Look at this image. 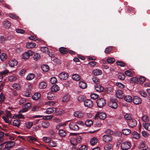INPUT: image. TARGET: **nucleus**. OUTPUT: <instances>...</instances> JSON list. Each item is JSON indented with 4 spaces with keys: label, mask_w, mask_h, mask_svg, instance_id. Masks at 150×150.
Wrapping results in <instances>:
<instances>
[{
    "label": "nucleus",
    "mask_w": 150,
    "mask_h": 150,
    "mask_svg": "<svg viewBox=\"0 0 150 150\" xmlns=\"http://www.w3.org/2000/svg\"><path fill=\"white\" fill-rule=\"evenodd\" d=\"M43 140L46 143H48L50 142L51 139L49 138L43 137Z\"/></svg>",
    "instance_id": "nucleus-59"
},
{
    "label": "nucleus",
    "mask_w": 150,
    "mask_h": 150,
    "mask_svg": "<svg viewBox=\"0 0 150 150\" xmlns=\"http://www.w3.org/2000/svg\"><path fill=\"white\" fill-rule=\"evenodd\" d=\"M131 132L130 130L128 129H124L122 130V134L126 135L129 134Z\"/></svg>",
    "instance_id": "nucleus-32"
},
{
    "label": "nucleus",
    "mask_w": 150,
    "mask_h": 150,
    "mask_svg": "<svg viewBox=\"0 0 150 150\" xmlns=\"http://www.w3.org/2000/svg\"><path fill=\"white\" fill-rule=\"evenodd\" d=\"M92 73L94 75L98 76L102 74V71L101 70L98 69H96L93 71Z\"/></svg>",
    "instance_id": "nucleus-21"
},
{
    "label": "nucleus",
    "mask_w": 150,
    "mask_h": 150,
    "mask_svg": "<svg viewBox=\"0 0 150 150\" xmlns=\"http://www.w3.org/2000/svg\"><path fill=\"white\" fill-rule=\"evenodd\" d=\"M56 111V108H47L46 111V113L49 114L54 113Z\"/></svg>",
    "instance_id": "nucleus-18"
},
{
    "label": "nucleus",
    "mask_w": 150,
    "mask_h": 150,
    "mask_svg": "<svg viewBox=\"0 0 150 150\" xmlns=\"http://www.w3.org/2000/svg\"><path fill=\"white\" fill-rule=\"evenodd\" d=\"M131 146V143L129 142H125L121 144L122 149L123 150H127L130 148Z\"/></svg>",
    "instance_id": "nucleus-2"
},
{
    "label": "nucleus",
    "mask_w": 150,
    "mask_h": 150,
    "mask_svg": "<svg viewBox=\"0 0 150 150\" xmlns=\"http://www.w3.org/2000/svg\"><path fill=\"white\" fill-rule=\"evenodd\" d=\"M85 99V97L82 95H80L79 96L78 98V100L79 102H81L84 101Z\"/></svg>",
    "instance_id": "nucleus-52"
},
{
    "label": "nucleus",
    "mask_w": 150,
    "mask_h": 150,
    "mask_svg": "<svg viewBox=\"0 0 150 150\" xmlns=\"http://www.w3.org/2000/svg\"><path fill=\"white\" fill-rule=\"evenodd\" d=\"M4 26L6 28H9L11 26V23L8 21H6L4 23Z\"/></svg>",
    "instance_id": "nucleus-43"
},
{
    "label": "nucleus",
    "mask_w": 150,
    "mask_h": 150,
    "mask_svg": "<svg viewBox=\"0 0 150 150\" xmlns=\"http://www.w3.org/2000/svg\"><path fill=\"white\" fill-rule=\"evenodd\" d=\"M133 103L136 105H139L142 103L141 98L137 96H134L133 99Z\"/></svg>",
    "instance_id": "nucleus-8"
},
{
    "label": "nucleus",
    "mask_w": 150,
    "mask_h": 150,
    "mask_svg": "<svg viewBox=\"0 0 150 150\" xmlns=\"http://www.w3.org/2000/svg\"><path fill=\"white\" fill-rule=\"evenodd\" d=\"M128 122L129 126L131 127H134L137 125V121L134 119L129 120Z\"/></svg>",
    "instance_id": "nucleus-7"
},
{
    "label": "nucleus",
    "mask_w": 150,
    "mask_h": 150,
    "mask_svg": "<svg viewBox=\"0 0 150 150\" xmlns=\"http://www.w3.org/2000/svg\"><path fill=\"white\" fill-rule=\"evenodd\" d=\"M35 75L32 73L29 74L26 77V79L28 80H31L34 78Z\"/></svg>",
    "instance_id": "nucleus-36"
},
{
    "label": "nucleus",
    "mask_w": 150,
    "mask_h": 150,
    "mask_svg": "<svg viewBox=\"0 0 150 150\" xmlns=\"http://www.w3.org/2000/svg\"><path fill=\"white\" fill-rule=\"evenodd\" d=\"M95 87L96 91L99 92H103L104 89V88L99 85H96Z\"/></svg>",
    "instance_id": "nucleus-14"
},
{
    "label": "nucleus",
    "mask_w": 150,
    "mask_h": 150,
    "mask_svg": "<svg viewBox=\"0 0 150 150\" xmlns=\"http://www.w3.org/2000/svg\"><path fill=\"white\" fill-rule=\"evenodd\" d=\"M70 142L71 144L73 146H75L77 144V142L76 138H71L70 140Z\"/></svg>",
    "instance_id": "nucleus-46"
},
{
    "label": "nucleus",
    "mask_w": 150,
    "mask_h": 150,
    "mask_svg": "<svg viewBox=\"0 0 150 150\" xmlns=\"http://www.w3.org/2000/svg\"><path fill=\"white\" fill-rule=\"evenodd\" d=\"M112 137L110 135H105L103 136V140L106 142L111 141L112 140Z\"/></svg>",
    "instance_id": "nucleus-15"
},
{
    "label": "nucleus",
    "mask_w": 150,
    "mask_h": 150,
    "mask_svg": "<svg viewBox=\"0 0 150 150\" xmlns=\"http://www.w3.org/2000/svg\"><path fill=\"white\" fill-rule=\"evenodd\" d=\"M28 140L30 143H33L34 141H37V139L32 136H29L27 137Z\"/></svg>",
    "instance_id": "nucleus-31"
},
{
    "label": "nucleus",
    "mask_w": 150,
    "mask_h": 150,
    "mask_svg": "<svg viewBox=\"0 0 150 150\" xmlns=\"http://www.w3.org/2000/svg\"><path fill=\"white\" fill-rule=\"evenodd\" d=\"M139 94L141 95V96L144 97H146L147 96V93L145 92L144 91H141L139 92Z\"/></svg>",
    "instance_id": "nucleus-63"
},
{
    "label": "nucleus",
    "mask_w": 150,
    "mask_h": 150,
    "mask_svg": "<svg viewBox=\"0 0 150 150\" xmlns=\"http://www.w3.org/2000/svg\"><path fill=\"white\" fill-rule=\"evenodd\" d=\"M139 80V83L142 84L145 81L146 78L144 76H142L140 77Z\"/></svg>",
    "instance_id": "nucleus-44"
},
{
    "label": "nucleus",
    "mask_w": 150,
    "mask_h": 150,
    "mask_svg": "<svg viewBox=\"0 0 150 150\" xmlns=\"http://www.w3.org/2000/svg\"><path fill=\"white\" fill-rule=\"evenodd\" d=\"M40 50L41 51L44 52H47L48 51V48L46 47H42Z\"/></svg>",
    "instance_id": "nucleus-62"
},
{
    "label": "nucleus",
    "mask_w": 150,
    "mask_h": 150,
    "mask_svg": "<svg viewBox=\"0 0 150 150\" xmlns=\"http://www.w3.org/2000/svg\"><path fill=\"white\" fill-rule=\"evenodd\" d=\"M35 43L32 42H29L26 44V47L28 48H33L35 47Z\"/></svg>",
    "instance_id": "nucleus-30"
},
{
    "label": "nucleus",
    "mask_w": 150,
    "mask_h": 150,
    "mask_svg": "<svg viewBox=\"0 0 150 150\" xmlns=\"http://www.w3.org/2000/svg\"><path fill=\"white\" fill-rule=\"evenodd\" d=\"M50 89L52 92H56L59 90V88L57 85L54 84L51 87Z\"/></svg>",
    "instance_id": "nucleus-16"
},
{
    "label": "nucleus",
    "mask_w": 150,
    "mask_h": 150,
    "mask_svg": "<svg viewBox=\"0 0 150 150\" xmlns=\"http://www.w3.org/2000/svg\"><path fill=\"white\" fill-rule=\"evenodd\" d=\"M18 62L15 59H13L9 62V64L12 67H14L18 64Z\"/></svg>",
    "instance_id": "nucleus-19"
},
{
    "label": "nucleus",
    "mask_w": 150,
    "mask_h": 150,
    "mask_svg": "<svg viewBox=\"0 0 150 150\" xmlns=\"http://www.w3.org/2000/svg\"><path fill=\"white\" fill-rule=\"evenodd\" d=\"M132 136L133 138L138 139L140 137V134L137 132L134 131L132 134Z\"/></svg>",
    "instance_id": "nucleus-23"
},
{
    "label": "nucleus",
    "mask_w": 150,
    "mask_h": 150,
    "mask_svg": "<svg viewBox=\"0 0 150 150\" xmlns=\"http://www.w3.org/2000/svg\"><path fill=\"white\" fill-rule=\"evenodd\" d=\"M106 117V115L104 112H101L98 113L95 115V119L96 120L97 117H98L100 119L104 120Z\"/></svg>",
    "instance_id": "nucleus-6"
},
{
    "label": "nucleus",
    "mask_w": 150,
    "mask_h": 150,
    "mask_svg": "<svg viewBox=\"0 0 150 150\" xmlns=\"http://www.w3.org/2000/svg\"><path fill=\"white\" fill-rule=\"evenodd\" d=\"M59 136L64 137L66 135L67 133L66 131L63 129H60L59 131Z\"/></svg>",
    "instance_id": "nucleus-33"
},
{
    "label": "nucleus",
    "mask_w": 150,
    "mask_h": 150,
    "mask_svg": "<svg viewBox=\"0 0 150 150\" xmlns=\"http://www.w3.org/2000/svg\"><path fill=\"white\" fill-rule=\"evenodd\" d=\"M34 53V52L29 51L23 53L22 55V58L23 59H27L29 58L30 56H32Z\"/></svg>",
    "instance_id": "nucleus-4"
},
{
    "label": "nucleus",
    "mask_w": 150,
    "mask_h": 150,
    "mask_svg": "<svg viewBox=\"0 0 150 150\" xmlns=\"http://www.w3.org/2000/svg\"><path fill=\"white\" fill-rule=\"evenodd\" d=\"M74 115L75 117L79 118H81L83 116V114L82 113H80L79 112H74Z\"/></svg>",
    "instance_id": "nucleus-50"
},
{
    "label": "nucleus",
    "mask_w": 150,
    "mask_h": 150,
    "mask_svg": "<svg viewBox=\"0 0 150 150\" xmlns=\"http://www.w3.org/2000/svg\"><path fill=\"white\" fill-rule=\"evenodd\" d=\"M47 86V83L44 81L40 82L39 84V88L40 89H44L46 88Z\"/></svg>",
    "instance_id": "nucleus-24"
},
{
    "label": "nucleus",
    "mask_w": 150,
    "mask_h": 150,
    "mask_svg": "<svg viewBox=\"0 0 150 150\" xmlns=\"http://www.w3.org/2000/svg\"><path fill=\"white\" fill-rule=\"evenodd\" d=\"M125 74L127 76H132L133 74L132 72L130 70H127L125 72Z\"/></svg>",
    "instance_id": "nucleus-54"
},
{
    "label": "nucleus",
    "mask_w": 150,
    "mask_h": 150,
    "mask_svg": "<svg viewBox=\"0 0 150 150\" xmlns=\"http://www.w3.org/2000/svg\"><path fill=\"white\" fill-rule=\"evenodd\" d=\"M54 95L52 92L48 93L47 98L48 100H52L54 98Z\"/></svg>",
    "instance_id": "nucleus-27"
},
{
    "label": "nucleus",
    "mask_w": 150,
    "mask_h": 150,
    "mask_svg": "<svg viewBox=\"0 0 150 150\" xmlns=\"http://www.w3.org/2000/svg\"><path fill=\"white\" fill-rule=\"evenodd\" d=\"M93 81L96 84H98L100 83V80L98 78L95 76H93L92 78Z\"/></svg>",
    "instance_id": "nucleus-47"
},
{
    "label": "nucleus",
    "mask_w": 150,
    "mask_h": 150,
    "mask_svg": "<svg viewBox=\"0 0 150 150\" xmlns=\"http://www.w3.org/2000/svg\"><path fill=\"white\" fill-rule=\"evenodd\" d=\"M143 127L148 131H150V123L148 122L143 123L142 124Z\"/></svg>",
    "instance_id": "nucleus-34"
},
{
    "label": "nucleus",
    "mask_w": 150,
    "mask_h": 150,
    "mask_svg": "<svg viewBox=\"0 0 150 150\" xmlns=\"http://www.w3.org/2000/svg\"><path fill=\"white\" fill-rule=\"evenodd\" d=\"M72 79L75 81H79L81 79L80 76L76 74H74L72 75Z\"/></svg>",
    "instance_id": "nucleus-26"
},
{
    "label": "nucleus",
    "mask_w": 150,
    "mask_h": 150,
    "mask_svg": "<svg viewBox=\"0 0 150 150\" xmlns=\"http://www.w3.org/2000/svg\"><path fill=\"white\" fill-rule=\"evenodd\" d=\"M70 98V95L69 94H65L62 98L63 102H67L69 100Z\"/></svg>",
    "instance_id": "nucleus-29"
},
{
    "label": "nucleus",
    "mask_w": 150,
    "mask_h": 150,
    "mask_svg": "<svg viewBox=\"0 0 150 150\" xmlns=\"http://www.w3.org/2000/svg\"><path fill=\"white\" fill-rule=\"evenodd\" d=\"M31 106V104L30 103H27L23 106V108L21 111L23 112H26Z\"/></svg>",
    "instance_id": "nucleus-5"
},
{
    "label": "nucleus",
    "mask_w": 150,
    "mask_h": 150,
    "mask_svg": "<svg viewBox=\"0 0 150 150\" xmlns=\"http://www.w3.org/2000/svg\"><path fill=\"white\" fill-rule=\"evenodd\" d=\"M99 95L94 93H91V99L95 100L98 98L99 97Z\"/></svg>",
    "instance_id": "nucleus-49"
},
{
    "label": "nucleus",
    "mask_w": 150,
    "mask_h": 150,
    "mask_svg": "<svg viewBox=\"0 0 150 150\" xmlns=\"http://www.w3.org/2000/svg\"><path fill=\"white\" fill-rule=\"evenodd\" d=\"M9 72V71L7 69H6L0 73V74H1L2 76H5L7 74H8Z\"/></svg>",
    "instance_id": "nucleus-58"
},
{
    "label": "nucleus",
    "mask_w": 150,
    "mask_h": 150,
    "mask_svg": "<svg viewBox=\"0 0 150 150\" xmlns=\"http://www.w3.org/2000/svg\"><path fill=\"white\" fill-rule=\"evenodd\" d=\"M112 50V47H109L105 48V52L106 54H109Z\"/></svg>",
    "instance_id": "nucleus-60"
},
{
    "label": "nucleus",
    "mask_w": 150,
    "mask_h": 150,
    "mask_svg": "<svg viewBox=\"0 0 150 150\" xmlns=\"http://www.w3.org/2000/svg\"><path fill=\"white\" fill-rule=\"evenodd\" d=\"M96 102L98 107L100 108L103 107L106 104L105 100L102 98L98 99Z\"/></svg>",
    "instance_id": "nucleus-3"
},
{
    "label": "nucleus",
    "mask_w": 150,
    "mask_h": 150,
    "mask_svg": "<svg viewBox=\"0 0 150 150\" xmlns=\"http://www.w3.org/2000/svg\"><path fill=\"white\" fill-rule=\"evenodd\" d=\"M124 100L127 102L130 103L132 102V97L130 96H126L124 97Z\"/></svg>",
    "instance_id": "nucleus-25"
},
{
    "label": "nucleus",
    "mask_w": 150,
    "mask_h": 150,
    "mask_svg": "<svg viewBox=\"0 0 150 150\" xmlns=\"http://www.w3.org/2000/svg\"><path fill=\"white\" fill-rule=\"evenodd\" d=\"M84 105L86 106L89 108L92 107L93 105V103L92 101L90 99H87L85 100L84 102Z\"/></svg>",
    "instance_id": "nucleus-10"
},
{
    "label": "nucleus",
    "mask_w": 150,
    "mask_h": 150,
    "mask_svg": "<svg viewBox=\"0 0 150 150\" xmlns=\"http://www.w3.org/2000/svg\"><path fill=\"white\" fill-rule=\"evenodd\" d=\"M15 143L14 142L11 141H8L6 142L5 147L7 149H9L15 146Z\"/></svg>",
    "instance_id": "nucleus-11"
},
{
    "label": "nucleus",
    "mask_w": 150,
    "mask_h": 150,
    "mask_svg": "<svg viewBox=\"0 0 150 150\" xmlns=\"http://www.w3.org/2000/svg\"><path fill=\"white\" fill-rule=\"evenodd\" d=\"M79 86L82 89H85L87 88V84L83 81H80L79 83Z\"/></svg>",
    "instance_id": "nucleus-17"
},
{
    "label": "nucleus",
    "mask_w": 150,
    "mask_h": 150,
    "mask_svg": "<svg viewBox=\"0 0 150 150\" xmlns=\"http://www.w3.org/2000/svg\"><path fill=\"white\" fill-rule=\"evenodd\" d=\"M93 124V121L90 120H88L85 122V125L88 127L90 126Z\"/></svg>",
    "instance_id": "nucleus-42"
},
{
    "label": "nucleus",
    "mask_w": 150,
    "mask_h": 150,
    "mask_svg": "<svg viewBox=\"0 0 150 150\" xmlns=\"http://www.w3.org/2000/svg\"><path fill=\"white\" fill-rule=\"evenodd\" d=\"M97 142V140L96 138H92L90 141V143L92 145H94Z\"/></svg>",
    "instance_id": "nucleus-40"
},
{
    "label": "nucleus",
    "mask_w": 150,
    "mask_h": 150,
    "mask_svg": "<svg viewBox=\"0 0 150 150\" xmlns=\"http://www.w3.org/2000/svg\"><path fill=\"white\" fill-rule=\"evenodd\" d=\"M116 63L117 65L121 67H124L125 66V64L122 61H117L116 62Z\"/></svg>",
    "instance_id": "nucleus-48"
},
{
    "label": "nucleus",
    "mask_w": 150,
    "mask_h": 150,
    "mask_svg": "<svg viewBox=\"0 0 150 150\" xmlns=\"http://www.w3.org/2000/svg\"><path fill=\"white\" fill-rule=\"evenodd\" d=\"M116 95L117 97L119 99H122L124 96L123 92L121 90L117 91Z\"/></svg>",
    "instance_id": "nucleus-13"
},
{
    "label": "nucleus",
    "mask_w": 150,
    "mask_h": 150,
    "mask_svg": "<svg viewBox=\"0 0 150 150\" xmlns=\"http://www.w3.org/2000/svg\"><path fill=\"white\" fill-rule=\"evenodd\" d=\"M117 101L115 99H111L108 102V105L112 108L116 109L118 106Z\"/></svg>",
    "instance_id": "nucleus-1"
},
{
    "label": "nucleus",
    "mask_w": 150,
    "mask_h": 150,
    "mask_svg": "<svg viewBox=\"0 0 150 150\" xmlns=\"http://www.w3.org/2000/svg\"><path fill=\"white\" fill-rule=\"evenodd\" d=\"M68 49L66 47H62L59 48V51L62 54H65L68 53Z\"/></svg>",
    "instance_id": "nucleus-20"
},
{
    "label": "nucleus",
    "mask_w": 150,
    "mask_h": 150,
    "mask_svg": "<svg viewBox=\"0 0 150 150\" xmlns=\"http://www.w3.org/2000/svg\"><path fill=\"white\" fill-rule=\"evenodd\" d=\"M139 147L140 148H141V149L143 150H146L147 148V147L145 146L144 143H142L140 144Z\"/></svg>",
    "instance_id": "nucleus-55"
},
{
    "label": "nucleus",
    "mask_w": 150,
    "mask_h": 150,
    "mask_svg": "<svg viewBox=\"0 0 150 150\" xmlns=\"http://www.w3.org/2000/svg\"><path fill=\"white\" fill-rule=\"evenodd\" d=\"M41 94L39 93H35L32 96V98L35 100L39 99L41 97Z\"/></svg>",
    "instance_id": "nucleus-22"
},
{
    "label": "nucleus",
    "mask_w": 150,
    "mask_h": 150,
    "mask_svg": "<svg viewBox=\"0 0 150 150\" xmlns=\"http://www.w3.org/2000/svg\"><path fill=\"white\" fill-rule=\"evenodd\" d=\"M125 77V74L123 73H120L117 75L118 78L121 80H124Z\"/></svg>",
    "instance_id": "nucleus-35"
},
{
    "label": "nucleus",
    "mask_w": 150,
    "mask_h": 150,
    "mask_svg": "<svg viewBox=\"0 0 150 150\" xmlns=\"http://www.w3.org/2000/svg\"><path fill=\"white\" fill-rule=\"evenodd\" d=\"M42 125L43 127L47 128L49 126L50 124L48 122H42Z\"/></svg>",
    "instance_id": "nucleus-51"
},
{
    "label": "nucleus",
    "mask_w": 150,
    "mask_h": 150,
    "mask_svg": "<svg viewBox=\"0 0 150 150\" xmlns=\"http://www.w3.org/2000/svg\"><path fill=\"white\" fill-rule=\"evenodd\" d=\"M80 150H87L88 147L87 146L85 145H82L79 148Z\"/></svg>",
    "instance_id": "nucleus-64"
},
{
    "label": "nucleus",
    "mask_w": 150,
    "mask_h": 150,
    "mask_svg": "<svg viewBox=\"0 0 150 150\" xmlns=\"http://www.w3.org/2000/svg\"><path fill=\"white\" fill-rule=\"evenodd\" d=\"M69 127L71 129L75 131L79 130V129L78 126L76 123H71L69 125Z\"/></svg>",
    "instance_id": "nucleus-9"
},
{
    "label": "nucleus",
    "mask_w": 150,
    "mask_h": 150,
    "mask_svg": "<svg viewBox=\"0 0 150 150\" xmlns=\"http://www.w3.org/2000/svg\"><path fill=\"white\" fill-rule=\"evenodd\" d=\"M40 57V55L38 53H35L33 57L35 61L39 59Z\"/></svg>",
    "instance_id": "nucleus-53"
},
{
    "label": "nucleus",
    "mask_w": 150,
    "mask_h": 150,
    "mask_svg": "<svg viewBox=\"0 0 150 150\" xmlns=\"http://www.w3.org/2000/svg\"><path fill=\"white\" fill-rule=\"evenodd\" d=\"M42 70L45 72H47L49 70V66L45 64H43L41 66Z\"/></svg>",
    "instance_id": "nucleus-28"
},
{
    "label": "nucleus",
    "mask_w": 150,
    "mask_h": 150,
    "mask_svg": "<svg viewBox=\"0 0 150 150\" xmlns=\"http://www.w3.org/2000/svg\"><path fill=\"white\" fill-rule=\"evenodd\" d=\"M20 121L19 120L16 119L14 120L13 123L14 126L18 127L20 125Z\"/></svg>",
    "instance_id": "nucleus-37"
},
{
    "label": "nucleus",
    "mask_w": 150,
    "mask_h": 150,
    "mask_svg": "<svg viewBox=\"0 0 150 150\" xmlns=\"http://www.w3.org/2000/svg\"><path fill=\"white\" fill-rule=\"evenodd\" d=\"M138 81V78L137 77L132 78L130 80L129 82L131 83H136Z\"/></svg>",
    "instance_id": "nucleus-39"
},
{
    "label": "nucleus",
    "mask_w": 150,
    "mask_h": 150,
    "mask_svg": "<svg viewBox=\"0 0 150 150\" xmlns=\"http://www.w3.org/2000/svg\"><path fill=\"white\" fill-rule=\"evenodd\" d=\"M7 56L5 53H2L0 55V58L1 60L5 61L7 58Z\"/></svg>",
    "instance_id": "nucleus-38"
},
{
    "label": "nucleus",
    "mask_w": 150,
    "mask_h": 150,
    "mask_svg": "<svg viewBox=\"0 0 150 150\" xmlns=\"http://www.w3.org/2000/svg\"><path fill=\"white\" fill-rule=\"evenodd\" d=\"M68 76L67 73L62 72L59 75V77L61 80H64L67 78Z\"/></svg>",
    "instance_id": "nucleus-12"
},
{
    "label": "nucleus",
    "mask_w": 150,
    "mask_h": 150,
    "mask_svg": "<svg viewBox=\"0 0 150 150\" xmlns=\"http://www.w3.org/2000/svg\"><path fill=\"white\" fill-rule=\"evenodd\" d=\"M53 117V116L52 115H47L43 117L42 119H45L46 120H50Z\"/></svg>",
    "instance_id": "nucleus-57"
},
{
    "label": "nucleus",
    "mask_w": 150,
    "mask_h": 150,
    "mask_svg": "<svg viewBox=\"0 0 150 150\" xmlns=\"http://www.w3.org/2000/svg\"><path fill=\"white\" fill-rule=\"evenodd\" d=\"M13 88L17 90H19L20 88V87L19 84L18 83H14L13 85Z\"/></svg>",
    "instance_id": "nucleus-61"
},
{
    "label": "nucleus",
    "mask_w": 150,
    "mask_h": 150,
    "mask_svg": "<svg viewBox=\"0 0 150 150\" xmlns=\"http://www.w3.org/2000/svg\"><path fill=\"white\" fill-rule=\"evenodd\" d=\"M107 62L109 64H112L115 61V59L112 57H108L107 59Z\"/></svg>",
    "instance_id": "nucleus-45"
},
{
    "label": "nucleus",
    "mask_w": 150,
    "mask_h": 150,
    "mask_svg": "<svg viewBox=\"0 0 150 150\" xmlns=\"http://www.w3.org/2000/svg\"><path fill=\"white\" fill-rule=\"evenodd\" d=\"M50 81L51 83L52 84L55 83L57 82V79L55 77H52Z\"/></svg>",
    "instance_id": "nucleus-56"
},
{
    "label": "nucleus",
    "mask_w": 150,
    "mask_h": 150,
    "mask_svg": "<svg viewBox=\"0 0 150 150\" xmlns=\"http://www.w3.org/2000/svg\"><path fill=\"white\" fill-rule=\"evenodd\" d=\"M112 147V145L110 144H106L104 147L105 150H110Z\"/></svg>",
    "instance_id": "nucleus-41"
}]
</instances>
